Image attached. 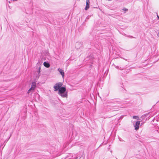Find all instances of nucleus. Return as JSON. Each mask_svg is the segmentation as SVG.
Returning a JSON list of instances; mask_svg holds the SVG:
<instances>
[{
  "mask_svg": "<svg viewBox=\"0 0 159 159\" xmlns=\"http://www.w3.org/2000/svg\"><path fill=\"white\" fill-rule=\"evenodd\" d=\"M63 83L61 82H58L56 83L54 86L53 88L55 91H57L62 86Z\"/></svg>",
  "mask_w": 159,
  "mask_h": 159,
  "instance_id": "2",
  "label": "nucleus"
},
{
  "mask_svg": "<svg viewBox=\"0 0 159 159\" xmlns=\"http://www.w3.org/2000/svg\"><path fill=\"white\" fill-rule=\"evenodd\" d=\"M157 17H158V19H159V16H157Z\"/></svg>",
  "mask_w": 159,
  "mask_h": 159,
  "instance_id": "12",
  "label": "nucleus"
},
{
  "mask_svg": "<svg viewBox=\"0 0 159 159\" xmlns=\"http://www.w3.org/2000/svg\"><path fill=\"white\" fill-rule=\"evenodd\" d=\"M43 65L44 66L47 68H48L50 67V65L48 63H47L46 62H44L43 63Z\"/></svg>",
  "mask_w": 159,
  "mask_h": 159,
  "instance_id": "7",
  "label": "nucleus"
},
{
  "mask_svg": "<svg viewBox=\"0 0 159 159\" xmlns=\"http://www.w3.org/2000/svg\"><path fill=\"white\" fill-rule=\"evenodd\" d=\"M36 84L35 82H32L31 85V87L32 88L35 89L36 87Z\"/></svg>",
  "mask_w": 159,
  "mask_h": 159,
  "instance_id": "8",
  "label": "nucleus"
},
{
  "mask_svg": "<svg viewBox=\"0 0 159 159\" xmlns=\"http://www.w3.org/2000/svg\"><path fill=\"white\" fill-rule=\"evenodd\" d=\"M58 70L59 71L61 74V75L63 78H64V73L62 69H60L59 68L58 69Z\"/></svg>",
  "mask_w": 159,
  "mask_h": 159,
  "instance_id": "5",
  "label": "nucleus"
},
{
  "mask_svg": "<svg viewBox=\"0 0 159 159\" xmlns=\"http://www.w3.org/2000/svg\"><path fill=\"white\" fill-rule=\"evenodd\" d=\"M123 10L125 11H127L128 10L127 9H126L125 8H124Z\"/></svg>",
  "mask_w": 159,
  "mask_h": 159,
  "instance_id": "10",
  "label": "nucleus"
},
{
  "mask_svg": "<svg viewBox=\"0 0 159 159\" xmlns=\"http://www.w3.org/2000/svg\"><path fill=\"white\" fill-rule=\"evenodd\" d=\"M66 89L65 87H61L58 90V93L63 97L67 96V93H64L66 92Z\"/></svg>",
  "mask_w": 159,
  "mask_h": 159,
  "instance_id": "1",
  "label": "nucleus"
},
{
  "mask_svg": "<svg viewBox=\"0 0 159 159\" xmlns=\"http://www.w3.org/2000/svg\"><path fill=\"white\" fill-rule=\"evenodd\" d=\"M40 68H39V70L38 71V73L39 74L40 72Z\"/></svg>",
  "mask_w": 159,
  "mask_h": 159,
  "instance_id": "11",
  "label": "nucleus"
},
{
  "mask_svg": "<svg viewBox=\"0 0 159 159\" xmlns=\"http://www.w3.org/2000/svg\"><path fill=\"white\" fill-rule=\"evenodd\" d=\"M86 0V6L85 10H87L89 7L90 2L89 0Z\"/></svg>",
  "mask_w": 159,
  "mask_h": 159,
  "instance_id": "4",
  "label": "nucleus"
},
{
  "mask_svg": "<svg viewBox=\"0 0 159 159\" xmlns=\"http://www.w3.org/2000/svg\"><path fill=\"white\" fill-rule=\"evenodd\" d=\"M140 124V121H137L135 123V124L134 125L135 129L136 130H138L139 128V125Z\"/></svg>",
  "mask_w": 159,
  "mask_h": 159,
  "instance_id": "3",
  "label": "nucleus"
},
{
  "mask_svg": "<svg viewBox=\"0 0 159 159\" xmlns=\"http://www.w3.org/2000/svg\"><path fill=\"white\" fill-rule=\"evenodd\" d=\"M35 89L31 87L28 91V93H33L34 90Z\"/></svg>",
  "mask_w": 159,
  "mask_h": 159,
  "instance_id": "6",
  "label": "nucleus"
},
{
  "mask_svg": "<svg viewBox=\"0 0 159 159\" xmlns=\"http://www.w3.org/2000/svg\"><path fill=\"white\" fill-rule=\"evenodd\" d=\"M133 119H137V118H139V117H138V116H133Z\"/></svg>",
  "mask_w": 159,
  "mask_h": 159,
  "instance_id": "9",
  "label": "nucleus"
}]
</instances>
